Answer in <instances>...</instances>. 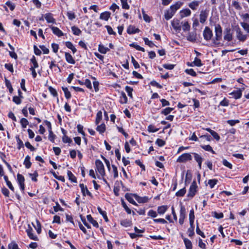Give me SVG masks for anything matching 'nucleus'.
<instances>
[{
	"instance_id": "4468645a",
	"label": "nucleus",
	"mask_w": 249,
	"mask_h": 249,
	"mask_svg": "<svg viewBox=\"0 0 249 249\" xmlns=\"http://www.w3.org/2000/svg\"><path fill=\"white\" fill-rule=\"evenodd\" d=\"M182 5V2L180 1H177L176 3L172 5L170 7V10L172 12L173 14H175L176 12L180 8L181 6Z\"/></svg>"
},
{
	"instance_id": "e433bc0d",
	"label": "nucleus",
	"mask_w": 249,
	"mask_h": 249,
	"mask_svg": "<svg viewBox=\"0 0 249 249\" xmlns=\"http://www.w3.org/2000/svg\"><path fill=\"white\" fill-rule=\"evenodd\" d=\"M102 118V112L101 111H99L96 114L95 124H98L100 122Z\"/></svg>"
},
{
	"instance_id": "dca6fc26",
	"label": "nucleus",
	"mask_w": 249,
	"mask_h": 249,
	"mask_svg": "<svg viewBox=\"0 0 249 249\" xmlns=\"http://www.w3.org/2000/svg\"><path fill=\"white\" fill-rule=\"evenodd\" d=\"M208 13L206 11L202 10L200 14V22L201 23H204L208 17Z\"/></svg>"
},
{
	"instance_id": "393cba45",
	"label": "nucleus",
	"mask_w": 249,
	"mask_h": 249,
	"mask_svg": "<svg viewBox=\"0 0 249 249\" xmlns=\"http://www.w3.org/2000/svg\"><path fill=\"white\" fill-rule=\"evenodd\" d=\"M134 197L135 199L139 202V203H146L148 202V197L147 196L144 197H141L138 196L137 195H134Z\"/></svg>"
},
{
	"instance_id": "b1692460",
	"label": "nucleus",
	"mask_w": 249,
	"mask_h": 249,
	"mask_svg": "<svg viewBox=\"0 0 249 249\" xmlns=\"http://www.w3.org/2000/svg\"><path fill=\"white\" fill-rule=\"evenodd\" d=\"M200 3V1H193L189 3V7L193 10H196Z\"/></svg>"
},
{
	"instance_id": "cd10ccee",
	"label": "nucleus",
	"mask_w": 249,
	"mask_h": 249,
	"mask_svg": "<svg viewBox=\"0 0 249 249\" xmlns=\"http://www.w3.org/2000/svg\"><path fill=\"white\" fill-rule=\"evenodd\" d=\"M87 219L92 224V225L96 227V228H98L99 227V225H98V222L95 220L92 217V216H91V215L89 214V215H88L87 216Z\"/></svg>"
},
{
	"instance_id": "9b49d317",
	"label": "nucleus",
	"mask_w": 249,
	"mask_h": 249,
	"mask_svg": "<svg viewBox=\"0 0 249 249\" xmlns=\"http://www.w3.org/2000/svg\"><path fill=\"white\" fill-rule=\"evenodd\" d=\"M182 22L180 23L179 20L178 19H174L171 22L173 28L176 31H180L181 29V24Z\"/></svg>"
},
{
	"instance_id": "8fccbe9b",
	"label": "nucleus",
	"mask_w": 249,
	"mask_h": 249,
	"mask_svg": "<svg viewBox=\"0 0 249 249\" xmlns=\"http://www.w3.org/2000/svg\"><path fill=\"white\" fill-rule=\"evenodd\" d=\"M62 89L65 93V97L69 99L71 97V94L67 88L62 87Z\"/></svg>"
},
{
	"instance_id": "680f3d73",
	"label": "nucleus",
	"mask_w": 249,
	"mask_h": 249,
	"mask_svg": "<svg viewBox=\"0 0 249 249\" xmlns=\"http://www.w3.org/2000/svg\"><path fill=\"white\" fill-rule=\"evenodd\" d=\"M156 143L159 146L161 147L165 144V142L162 139H158L156 141Z\"/></svg>"
},
{
	"instance_id": "f257e3e1",
	"label": "nucleus",
	"mask_w": 249,
	"mask_h": 249,
	"mask_svg": "<svg viewBox=\"0 0 249 249\" xmlns=\"http://www.w3.org/2000/svg\"><path fill=\"white\" fill-rule=\"evenodd\" d=\"M197 188L198 187L196 181L195 180L193 181V182L190 185L187 194V197H189L190 199L193 198L197 191Z\"/></svg>"
},
{
	"instance_id": "603ef678",
	"label": "nucleus",
	"mask_w": 249,
	"mask_h": 249,
	"mask_svg": "<svg viewBox=\"0 0 249 249\" xmlns=\"http://www.w3.org/2000/svg\"><path fill=\"white\" fill-rule=\"evenodd\" d=\"M98 210L99 213L103 215L104 219L106 222L108 221V218L106 214V213L105 211H103L100 207L98 208Z\"/></svg>"
},
{
	"instance_id": "2f4dec72",
	"label": "nucleus",
	"mask_w": 249,
	"mask_h": 249,
	"mask_svg": "<svg viewBox=\"0 0 249 249\" xmlns=\"http://www.w3.org/2000/svg\"><path fill=\"white\" fill-rule=\"evenodd\" d=\"M24 164L25 166V167L27 169H29L31 166V162L30 161V157L29 156H27L24 160Z\"/></svg>"
},
{
	"instance_id": "4c0bfd02",
	"label": "nucleus",
	"mask_w": 249,
	"mask_h": 249,
	"mask_svg": "<svg viewBox=\"0 0 249 249\" xmlns=\"http://www.w3.org/2000/svg\"><path fill=\"white\" fill-rule=\"evenodd\" d=\"M5 83L6 87L9 89V91L10 93H12L13 91V89L12 87L10 81L8 80L6 78H5Z\"/></svg>"
},
{
	"instance_id": "4d7b16f0",
	"label": "nucleus",
	"mask_w": 249,
	"mask_h": 249,
	"mask_svg": "<svg viewBox=\"0 0 249 249\" xmlns=\"http://www.w3.org/2000/svg\"><path fill=\"white\" fill-rule=\"evenodd\" d=\"M120 0L121 2V3H122V8L123 9H128L129 8V6L127 3V0Z\"/></svg>"
},
{
	"instance_id": "2eb2a0df",
	"label": "nucleus",
	"mask_w": 249,
	"mask_h": 249,
	"mask_svg": "<svg viewBox=\"0 0 249 249\" xmlns=\"http://www.w3.org/2000/svg\"><path fill=\"white\" fill-rule=\"evenodd\" d=\"M192 154L194 156V158H195V160L198 163V165L199 168L200 169H201L202 162V161H203L202 158L201 157V156L200 155H199V154H197L196 153H193Z\"/></svg>"
},
{
	"instance_id": "09e8293b",
	"label": "nucleus",
	"mask_w": 249,
	"mask_h": 249,
	"mask_svg": "<svg viewBox=\"0 0 249 249\" xmlns=\"http://www.w3.org/2000/svg\"><path fill=\"white\" fill-rule=\"evenodd\" d=\"M125 197L126 199L131 203H132L133 205H137V203L134 200L133 197L131 196L130 195L126 194L125 196Z\"/></svg>"
},
{
	"instance_id": "37998d69",
	"label": "nucleus",
	"mask_w": 249,
	"mask_h": 249,
	"mask_svg": "<svg viewBox=\"0 0 249 249\" xmlns=\"http://www.w3.org/2000/svg\"><path fill=\"white\" fill-rule=\"evenodd\" d=\"M127 102V98L124 92L121 93L120 97V103L121 104H126Z\"/></svg>"
},
{
	"instance_id": "c9c22d12",
	"label": "nucleus",
	"mask_w": 249,
	"mask_h": 249,
	"mask_svg": "<svg viewBox=\"0 0 249 249\" xmlns=\"http://www.w3.org/2000/svg\"><path fill=\"white\" fill-rule=\"evenodd\" d=\"M8 46H9L10 49L12 51V52H11V51L9 52V54H10V56L12 58L17 59L18 56H17V54L14 52V48L10 43H8Z\"/></svg>"
},
{
	"instance_id": "6e6552de",
	"label": "nucleus",
	"mask_w": 249,
	"mask_h": 249,
	"mask_svg": "<svg viewBox=\"0 0 249 249\" xmlns=\"http://www.w3.org/2000/svg\"><path fill=\"white\" fill-rule=\"evenodd\" d=\"M186 217V209L182 204L180 205V209L179 212V223L182 225Z\"/></svg>"
},
{
	"instance_id": "774afa93",
	"label": "nucleus",
	"mask_w": 249,
	"mask_h": 249,
	"mask_svg": "<svg viewBox=\"0 0 249 249\" xmlns=\"http://www.w3.org/2000/svg\"><path fill=\"white\" fill-rule=\"evenodd\" d=\"M8 249H19L18 245L15 243H11L8 245Z\"/></svg>"
},
{
	"instance_id": "6ab92c4d",
	"label": "nucleus",
	"mask_w": 249,
	"mask_h": 249,
	"mask_svg": "<svg viewBox=\"0 0 249 249\" xmlns=\"http://www.w3.org/2000/svg\"><path fill=\"white\" fill-rule=\"evenodd\" d=\"M65 57L66 61L71 64H74L75 63V61L71 55L69 53H65Z\"/></svg>"
},
{
	"instance_id": "3c124183",
	"label": "nucleus",
	"mask_w": 249,
	"mask_h": 249,
	"mask_svg": "<svg viewBox=\"0 0 249 249\" xmlns=\"http://www.w3.org/2000/svg\"><path fill=\"white\" fill-rule=\"evenodd\" d=\"M16 139L17 140V144H18V148L20 149L21 147H23V143L22 141L20 139L18 136L16 137Z\"/></svg>"
},
{
	"instance_id": "052dcab7",
	"label": "nucleus",
	"mask_w": 249,
	"mask_h": 249,
	"mask_svg": "<svg viewBox=\"0 0 249 249\" xmlns=\"http://www.w3.org/2000/svg\"><path fill=\"white\" fill-rule=\"evenodd\" d=\"M31 61L33 64V66H32L31 68H37L38 67V63L34 56H33V57L31 59Z\"/></svg>"
},
{
	"instance_id": "c85d7f7f",
	"label": "nucleus",
	"mask_w": 249,
	"mask_h": 249,
	"mask_svg": "<svg viewBox=\"0 0 249 249\" xmlns=\"http://www.w3.org/2000/svg\"><path fill=\"white\" fill-rule=\"evenodd\" d=\"M183 239L186 249H192V244L191 241L185 237H183Z\"/></svg>"
},
{
	"instance_id": "f8f14e48",
	"label": "nucleus",
	"mask_w": 249,
	"mask_h": 249,
	"mask_svg": "<svg viewBox=\"0 0 249 249\" xmlns=\"http://www.w3.org/2000/svg\"><path fill=\"white\" fill-rule=\"evenodd\" d=\"M224 39L225 40L231 41L232 39V35L230 28H226L224 32Z\"/></svg>"
},
{
	"instance_id": "c03bdc74",
	"label": "nucleus",
	"mask_w": 249,
	"mask_h": 249,
	"mask_svg": "<svg viewBox=\"0 0 249 249\" xmlns=\"http://www.w3.org/2000/svg\"><path fill=\"white\" fill-rule=\"evenodd\" d=\"M129 45H130V46L135 48L136 50H137L138 51H142L143 52H144L145 51V50L143 48L141 47L140 46L137 45V44H136L135 43H131Z\"/></svg>"
},
{
	"instance_id": "69168bd1",
	"label": "nucleus",
	"mask_w": 249,
	"mask_h": 249,
	"mask_svg": "<svg viewBox=\"0 0 249 249\" xmlns=\"http://www.w3.org/2000/svg\"><path fill=\"white\" fill-rule=\"evenodd\" d=\"M77 131L79 133H81L83 136H85V133L83 131V126L81 124H78L77 126Z\"/></svg>"
},
{
	"instance_id": "e2e57ef3",
	"label": "nucleus",
	"mask_w": 249,
	"mask_h": 249,
	"mask_svg": "<svg viewBox=\"0 0 249 249\" xmlns=\"http://www.w3.org/2000/svg\"><path fill=\"white\" fill-rule=\"evenodd\" d=\"M173 110V108L171 107H166L164 109H163L161 113L164 114V115H167L169 114L172 110Z\"/></svg>"
},
{
	"instance_id": "58836bf2",
	"label": "nucleus",
	"mask_w": 249,
	"mask_h": 249,
	"mask_svg": "<svg viewBox=\"0 0 249 249\" xmlns=\"http://www.w3.org/2000/svg\"><path fill=\"white\" fill-rule=\"evenodd\" d=\"M71 31L73 34L76 36H79L81 33V31L78 27L75 26L71 27Z\"/></svg>"
},
{
	"instance_id": "864d4df0",
	"label": "nucleus",
	"mask_w": 249,
	"mask_h": 249,
	"mask_svg": "<svg viewBox=\"0 0 249 249\" xmlns=\"http://www.w3.org/2000/svg\"><path fill=\"white\" fill-rule=\"evenodd\" d=\"M182 25L183 31H188L190 30V26L188 21H186L184 23H182Z\"/></svg>"
},
{
	"instance_id": "a18cd8bd",
	"label": "nucleus",
	"mask_w": 249,
	"mask_h": 249,
	"mask_svg": "<svg viewBox=\"0 0 249 249\" xmlns=\"http://www.w3.org/2000/svg\"><path fill=\"white\" fill-rule=\"evenodd\" d=\"M96 130L100 133L104 132L106 130L105 124H102L101 125H98L96 128Z\"/></svg>"
},
{
	"instance_id": "473e14b6",
	"label": "nucleus",
	"mask_w": 249,
	"mask_h": 249,
	"mask_svg": "<svg viewBox=\"0 0 249 249\" xmlns=\"http://www.w3.org/2000/svg\"><path fill=\"white\" fill-rule=\"evenodd\" d=\"M174 15V14L170 10H166L164 12V18L167 20L171 19Z\"/></svg>"
},
{
	"instance_id": "f03ea898",
	"label": "nucleus",
	"mask_w": 249,
	"mask_h": 249,
	"mask_svg": "<svg viewBox=\"0 0 249 249\" xmlns=\"http://www.w3.org/2000/svg\"><path fill=\"white\" fill-rule=\"evenodd\" d=\"M242 18L244 21L241 22V25L244 30L249 34V14L247 13L245 14L242 15Z\"/></svg>"
},
{
	"instance_id": "7c9ffc66",
	"label": "nucleus",
	"mask_w": 249,
	"mask_h": 249,
	"mask_svg": "<svg viewBox=\"0 0 249 249\" xmlns=\"http://www.w3.org/2000/svg\"><path fill=\"white\" fill-rule=\"evenodd\" d=\"M190 227L188 229L187 232L188 236L190 237H192L194 234V223H190Z\"/></svg>"
},
{
	"instance_id": "5701e85b",
	"label": "nucleus",
	"mask_w": 249,
	"mask_h": 249,
	"mask_svg": "<svg viewBox=\"0 0 249 249\" xmlns=\"http://www.w3.org/2000/svg\"><path fill=\"white\" fill-rule=\"evenodd\" d=\"M191 14V10L188 8L183 9L180 11V16L181 18L189 16Z\"/></svg>"
},
{
	"instance_id": "ddd939ff",
	"label": "nucleus",
	"mask_w": 249,
	"mask_h": 249,
	"mask_svg": "<svg viewBox=\"0 0 249 249\" xmlns=\"http://www.w3.org/2000/svg\"><path fill=\"white\" fill-rule=\"evenodd\" d=\"M79 186L81 188V192L84 196L87 195V196H89L91 197L92 196L91 193L89 191L87 187L86 186L84 185V184H83V183L80 184Z\"/></svg>"
},
{
	"instance_id": "13d9d810",
	"label": "nucleus",
	"mask_w": 249,
	"mask_h": 249,
	"mask_svg": "<svg viewBox=\"0 0 249 249\" xmlns=\"http://www.w3.org/2000/svg\"><path fill=\"white\" fill-rule=\"evenodd\" d=\"M148 130L150 132H156L159 130V128H156L154 125L150 124L148 126Z\"/></svg>"
},
{
	"instance_id": "0e129e2a",
	"label": "nucleus",
	"mask_w": 249,
	"mask_h": 249,
	"mask_svg": "<svg viewBox=\"0 0 249 249\" xmlns=\"http://www.w3.org/2000/svg\"><path fill=\"white\" fill-rule=\"evenodd\" d=\"M147 215L149 216H150L151 217L154 218L157 217V212L153 210H150L149 211V212L147 213Z\"/></svg>"
},
{
	"instance_id": "bf43d9fd",
	"label": "nucleus",
	"mask_w": 249,
	"mask_h": 249,
	"mask_svg": "<svg viewBox=\"0 0 249 249\" xmlns=\"http://www.w3.org/2000/svg\"><path fill=\"white\" fill-rule=\"evenodd\" d=\"M219 105L223 107H228L229 105V101L226 98L220 102Z\"/></svg>"
},
{
	"instance_id": "79ce46f5",
	"label": "nucleus",
	"mask_w": 249,
	"mask_h": 249,
	"mask_svg": "<svg viewBox=\"0 0 249 249\" xmlns=\"http://www.w3.org/2000/svg\"><path fill=\"white\" fill-rule=\"evenodd\" d=\"M186 189L185 187L181 189L176 193V196H183L186 193Z\"/></svg>"
},
{
	"instance_id": "20e7f679",
	"label": "nucleus",
	"mask_w": 249,
	"mask_h": 249,
	"mask_svg": "<svg viewBox=\"0 0 249 249\" xmlns=\"http://www.w3.org/2000/svg\"><path fill=\"white\" fill-rule=\"evenodd\" d=\"M215 39L216 41H220L222 39V30L220 24H216L214 28Z\"/></svg>"
},
{
	"instance_id": "49530a36",
	"label": "nucleus",
	"mask_w": 249,
	"mask_h": 249,
	"mask_svg": "<svg viewBox=\"0 0 249 249\" xmlns=\"http://www.w3.org/2000/svg\"><path fill=\"white\" fill-rule=\"evenodd\" d=\"M20 123L22 128H26L29 124L28 121L24 118H23L20 120Z\"/></svg>"
},
{
	"instance_id": "0eeeda50",
	"label": "nucleus",
	"mask_w": 249,
	"mask_h": 249,
	"mask_svg": "<svg viewBox=\"0 0 249 249\" xmlns=\"http://www.w3.org/2000/svg\"><path fill=\"white\" fill-rule=\"evenodd\" d=\"M236 37L240 41H245L248 36L247 35L243 34V32L241 31L239 27L236 28Z\"/></svg>"
},
{
	"instance_id": "c756f323",
	"label": "nucleus",
	"mask_w": 249,
	"mask_h": 249,
	"mask_svg": "<svg viewBox=\"0 0 249 249\" xmlns=\"http://www.w3.org/2000/svg\"><path fill=\"white\" fill-rule=\"evenodd\" d=\"M98 51L100 53L105 54L109 51V49L102 44H99L98 45Z\"/></svg>"
},
{
	"instance_id": "412c9836",
	"label": "nucleus",
	"mask_w": 249,
	"mask_h": 249,
	"mask_svg": "<svg viewBox=\"0 0 249 249\" xmlns=\"http://www.w3.org/2000/svg\"><path fill=\"white\" fill-rule=\"evenodd\" d=\"M196 33L195 32L189 33L187 39L191 42H194L196 40Z\"/></svg>"
},
{
	"instance_id": "a878e982",
	"label": "nucleus",
	"mask_w": 249,
	"mask_h": 249,
	"mask_svg": "<svg viewBox=\"0 0 249 249\" xmlns=\"http://www.w3.org/2000/svg\"><path fill=\"white\" fill-rule=\"evenodd\" d=\"M110 17V13L109 12L102 13L100 16V18L105 21H107Z\"/></svg>"
},
{
	"instance_id": "f704fd0d",
	"label": "nucleus",
	"mask_w": 249,
	"mask_h": 249,
	"mask_svg": "<svg viewBox=\"0 0 249 249\" xmlns=\"http://www.w3.org/2000/svg\"><path fill=\"white\" fill-rule=\"evenodd\" d=\"M167 209V207L166 206H161L158 208V213L160 214H164Z\"/></svg>"
},
{
	"instance_id": "f3484780",
	"label": "nucleus",
	"mask_w": 249,
	"mask_h": 249,
	"mask_svg": "<svg viewBox=\"0 0 249 249\" xmlns=\"http://www.w3.org/2000/svg\"><path fill=\"white\" fill-rule=\"evenodd\" d=\"M229 94L232 96V97L235 99H238L240 98L242 96V90L241 89L234 90L233 91L231 92Z\"/></svg>"
},
{
	"instance_id": "9d476101",
	"label": "nucleus",
	"mask_w": 249,
	"mask_h": 249,
	"mask_svg": "<svg viewBox=\"0 0 249 249\" xmlns=\"http://www.w3.org/2000/svg\"><path fill=\"white\" fill-rule=\"evenodd\" d=\"M28 237L32 240H37L38 238L36 235L33 233V230L30 225H28V228L26 230Z\"/></svg>"
},
{
	"instance_id": "bb28decb",
	"label": "nucleus",
	"mask_w": 249,
	"mask_h": 249,
	"mask_svg": "<svg viewBox=\"0 0 249 249\" xmlns=\"http://www.w3.org/2000/svg\"><path fill=\"white\" fill-rule=\"evenodd\" d=\"M127 32L129 34H133L139 33V30L138 28H136L134 26L130 25L127 29Z\"/></svg>"
},
{
	"instance_id": "aec40b11",
	"label": "nucleus",
	"mask_w": 249,
	"mask_h": 249,
	"mask_svg": "<svg viewBox=\"0 0 249 249\" xmlns=\"http://www.w3.org/2000/svg\"><path fill=\"white\" fill-rule=\"evenodd\" d=\"M53 33L58 37L63 36V32L57 27L54 26H50Z\"/></svg>"
},
{
	"instance_id": "a19ab883",
	"label": "nucleus",
	"mask_w": 249,
	"mask_h": 249,
	"mask_svg": "<svg viewBox=\"0 0 249 249\" xmlns=\"http://www.w3.org/2000/svg\"><path fill=\"white\" fill-rule=\"evenodd\" d=\"M201 148L207 151L211 152L213 154H215L214 151L213 150L212 147L210 145H201Z\"/></svg>"
},
{
	"instance_id": "de8ad7c7",
	"label": "nucleus",
	"mask_w": 249,
	"mask_h": 249,
	"mask_svg": "<svg viewBox=\"0 0 249 249\" xmlns=\"http://www.w3.org/2000/svg\"><path fill=\"white\" fill-rule=\"evenodd\" d=\"M218 180L216 179H210L208 181V184L209 185L211 188H213L215 185L217 184Z\"/></svg>"
},
{
	"instance_id": "1a4fd4ad",
	"label": "nucleus",
	"mask_w": 249,
	"mask_h": 249,
	"mask_svg": "<svg viewBox=\"0 0 249 249\" xmlns=\"http://www.w3.org/2000/svg\"><path fill=\"white\" fill-rule=\"evenodd\" d=\"M17 179L18 185L20 186V189L22 193H24V191L25 189V184H24V177L20 174H18L17 175Z\"/></svg>"
},
{
	"instance_id": "39448f33",
	"label": "nucleus",
	"mask_w": 249,
	"mask_h": 249,
	"mask_svg": "<svg viewBox=\"0 0 249 249\" xmlns=\"http://www.w3.org/2000/svg\"><path fill=\"white\" fill-rule=\"evenodd\" d=\"M203 36L204 38L206 40H207V41L210 40L213 36L212 31L211 30V29L209 27H205V28L203 31Z\"/></svg>"
},
{
	"instance_id": "ea45409f",
	"label": "nucleus",
	"mask_w": 249,
	"mask_h": 249,
	"mask_svg": "<svg viewBox=\"0 0 249 249\" xmlns=\"http://www.w3.org/2000/svg\"><path fill=\"white\" fill-rule=\"evenodd\" d=\"M121 224L124 227H128L131 226V221L129 220L124 219L121 221Z\"/></svg>"
},
{
	"instance_id": "423d86ee",
	"label": "nucleus",
	"mask_w": 249,
	"mask_h": 249,
	"mask_svg": "<svg viewBox=\"0 0 249 249\" xmlns=\"http://www.w3.org/2000/svg\"><path fill=\"white\" fill-rule=\"evenodd\" d=\"M192 159L191 155L190 153H184L180 155L177 160L178 162H184Z\"/></svg>"
},
{
	"instance_id": "a211bd4d",
	"label": "nucleus",
	"mask_w": 249,
	"mask_h": 249,
	"mask_svg": "<svg viewBox=\"0 0 249 249\" xmlns=\"http://www.w3.org/2000/svg\"><path fill=\"white\" fill-rule=\"evenodd\" d=\"M44 18L48 23H55V19L53 18L51 13H47L44 15Z\"/></svg>"
},
{
	"instance_id": "7ed1b4c3",
	"label": "nucleus",
	"mask_w": 249,
	"mask_h": 249,
	"mask_svg": "<svg viewBox=\"0 0 249 249\" xmlns=\"http://www.w3.org/2000/svg\"><path fill=\"white\" fill-rule=\"evenodd\" d=\"M95 165L97 172L102 176H104L105 175V171L104 165L103 162L99 160H97L95 161Z\"/></svg>"
},
{
	"instance_id": "4be33fe9",
	"label": "nucleus",
	"mask_w": 249,
	"mask_h": 249,
	"mask_svg": "<svg viewBox=\"0 0 249 249\" xmlns=\"http://www.w3.org/2000/svg\"><path fill=\"white\" fill-rule=\"evenodd\" d=\"M189 66H197V67H201L203 65L202 63L201 62V61L200 59L198 58L197 57H196L195 58L194 61L192 62L190 64H188Z\"/></svg>"
},
{
	"instance_id": "72a5a7b5",
	"label": "nucleus",
	"mask_w": 249,
	"mask_h": 249,
	"mask_svg": "<svg viewBox=\"0 0 249 249\" xmlns=\"http://www.w3.org/2000/svg\"><path fill=\"white\" fill-rule=\"evenodd\" d=\"M67 175L69 177V180L71 181L72 182H76L77 179L76 177L74 176V175L71 173L70 171H68Z\"/></svg>"
},
{
	"instance_id": "6e6d98bb",
	"label": "nucleus",
	"mask_w": 249,
	"mask_h": 249,
	"mask_svg": "<svg viewBox=\"0 0 249 249\" xmlns=\"http://www.w3.org/2000/svg\"><path fill=\"white\" fill-rule=\"evenodd\" d=\"M195 220L194 211L192 209L190 211L189 213V222L190 223H194Z\"/></svg>"
},
{
	"instance_id": "5fc2aeb1",
	"label": "nucleus",
	"mask_w": 249,
	"mask_h": 249,
	"mask_svg": "<svg viewBox=\"0 0 249 249\" xmlns=\"http://www.w3.org/2000/svg\"><path fill=\"white\" fill-rule=\"evenodd\" d=\"M125 89L127 93L128 96H129L130 98H132L133 89L130 87L126 86L125 88Z\"/></svg>"
},
{
	"instance_id": "338daca9",
	"label": "nucleus",
	"mask_w": 249,
	"mask_h": 249,
	"mask_svg": "<svg viewBox=\"0 0 249 249\" xmlns=\"http://www.w3.org/2000/svg\"><path fill=\"white\" fill-rule=\"evenodd\" d=\"M185 72L193 76H196V72L192 69H187L185 70Z\"/></svg>"
}]
</instances>
